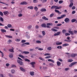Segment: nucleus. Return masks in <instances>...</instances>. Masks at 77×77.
Returning a JSON list of instances; mask_svg holds the SVG:
<instances>
[{"mask_svg":"<svg viewBox=\"0 0 77 77\" xmlns=\"http://www.w3.org/2000/svg\"><path fill=\"white\" fill-rule=\"evenodd\" d=\"M62 8L61 6H57L56 5H54L52 6L51 8V9H55V12H57V13H58L59 14L60 13V11H59L58 10H57L56 9H61Z\"/></svg>","mask_w":77,"mask_h":77,"instance_id":"1","label":"nucleus"},{"mask_svg":"<svg viewBox=\"0 0 77 77\" xmlns=\"http://www.w3.org/2000/svg\"><path fill=\"white\" fill-rule=\"evenodd\" d=\"M18 59L19 60H17V63L21 65H23V63L22 61H21V60H22V59L19 57H18Z\"/></svg>","mask_w":77,"mask_h":77,"instance_id":"2","label":"nucleus"},{"mask_svg":"<svg viewBox=\"0 0 77 77\" xmlns=\"http://www.w3.org/2000/svg\"><path fill=\"white\" fill-rule=\"evenodd\" d=\"M66 17V16L65 15H62L60 17H58L57 18V19L60 20V19H62V18H63V17Z\"/></svg>","mask_w":77,"mask_h":77,"instance_id":"3","label":"nucleus"},{"mask_svg":"<svg viewBox=\"0 0 77 77\" xmlns=\"http://www.w3.org/2000/svg\"><path fill=\"white\" fill-rule=\"evenodd\" d=\"M56 45H61V44H62V42H60L59 41H57L56 42Z\"/></svg>","mask_w":77,"mask_h":77,"instance_id":"4","label":"nucleus"},{"mask_svg":"<svg viewBox=\"0 0 77 77\" xmlns=\"http://www.w3.org/2000/svg\"><path fill=\"white\" fill-rule=\"evenodd\" d=\"M20 5H27V3L26 2H22L20 3Z\"/></svg>","mask_w":77,"mask_h":77,"instance_id":"5","label":"nucleus"},{"mask_svg":"<svg viewBox=\"0 0 77 77\" xmlns=\"http://www.w3.org/2000/svg\"><path fill=\"white\" fill-rule=\"evenodd\" d=\"M4 14L5 15H8L9 14V13L8 11H5L3 12Z\"/></svg>","mask_w":77,"mask_h":77,"instance_id":"6","label":"nucleus"},{"mask_svg":"<svg viewBox=\"0 0 77 77\" xmlns=\"http://www.w3.org/2000/svg\"><path fill=\"white\" fill-rule=\"evenodd\" d=\"M76 56H77V54H71V57H75Z\"/></svg>","mask_w":77,"mask_h":77,"instance_id":"7","label":"nucleus"},{"mask_svg":"<svg viewBox=\"0 0 77 77\" xmlns=\"http://www.w3.org/2000/svg\"><path fill=\"white\" fill-rule=\"evenodd\" d=\"M60 32H57L56 33L54 34V35L55 36H58V35H60Z\"/></svg>","mask_w":77,"mask_h":77,"instance_id":"8","label":"nucleus"},{"mask_svg":"<svg viewBox=\"0 0 77 77\" xmlns=\"http://www.w3.org/2000/svg\"><path fill=\"white\" fill-rule=\"evenodd\" d=\"M42 18L43 20H46V21H48V19L45 16L43 17Z\"/></svg>","mask_w":77,"mask_h":77,"instance_id":"9","label":"nucleus"},{"mask_svg":"<svg viewBox=\"0 0 77 77\" xmlns=\"http://www.w3.org/2000/svg\"><path fill=\"white\" fill-rule=\"evenodd\" d=\"M77 63V62H74L73 63H71L70 64V65L69 66H72L74 65H75V64H76V63Z\"/></svg>","mask_w":77,"mask_h":77,"instance_id":"10","label":"nucleus"},{"mask_svg":"<svg viewBox=\"0 0 77 77\" xmlns=\"http://www.w3.org/2000/svg\"><path fill=\"white\" fill-rule=\"evenodd\" d=\"M65 21L66 23H68L69 21V19L68 18H66L65 19Z\"/></svg>","mask_w":77,"mask_h":77,"instance_id":"11","label":"nucleus"},{"mask_svg":"<svg viewBox=\"0 0 77 77\" xmlns=\"http://www.w3.org/2000/svg\"><path fill=\"white\" fill-rule=\"evenodd\" d=\"M12 49H10L9 50V51L10 52H12V53H14V48H12Z\"/></svg>","mask_w":77,"mask_h":77,"instance_id":"12","label":"nucleus"},{"mask_svg":"<svg viewBox=\"0 0 77 77\" xmlns=\"http://www.w3.org/2000/svg\"><path fill=\"white\" fill-rule=\"evenodd\" d=\"M20 69L21 71H23V72H25L26 71V70L24 69L23 68L20 67Z\"/></svg>","mask_w":77,"mask_h":77,"instance_id":"13","label":"nucleus"},{"mask_svg":"<svg viewBox=\"0 0 77 77\" xmlns=\"http://www.w3.org/2000/svg\"><path fill=\"white\" fill-rule=\"evenodd\" d=\"M47 10H46V9L45 8H43L41 9L40 11L41 12H45Z\"/></svg>","mask_w":77,"mask_h":77,"instance_id":"14","label":"nucleus"},{"mask_svg":"<svg viewBox=\"0 0 77 77\" xmlns=\"http://www.w3.org/2000/svg\"><path fill=\"white\" fill-rule=\"evenodd\" d=\"M24 44H25V45H30V43H29V42L25 43L22 44V46H25V45H24Z\"/></svg>","mask_w":77,"mask_h":77,"instance_id":"15","label":"nucleus"},{"mask_svg":"<svg viewBox=\"0 0 77 77\" xmlns=\"http://www.w3.org/2000/svg\"><path fill=\"white\" fill-rule=\"evenodd\" d=\"M1 32H2L3 33H4V32H6V30L4 29H1Z\"/></svg>","mask_w":77,"mask_h":77,"instance_id":"16","label":"nucleus"},{"mask_svg":"<svg viewBox=\"0 0 77 77\" xmlns=\"http://www.w3.org/2000/svg\"><path fill=\"white\" fill-rule=\"evenodd\" d=\"M73 5H74L73 3L71 2L70 4L69 7V8H72V6H73Z\"/></svg>","mask_w":77,"mask_h":77,"instance_id":"17","label":"nucleus"},{"mask_svg":"<svg viewBox=\"0 0 77 77\" xmlns=\"http://www.w3.org/2000/svg\"><path fill=\"white\" fill-rule=\"evenodd\" d=\"M34 72H30V74L31 75H32V76H33L34 75Z\"/></svg>","mask_w":77,"mask_h":77,"instance_id":"18","label":"nucleus"},{"mask_svg":"<svg viewBox=\"0 0 77 77\" xmlns=\"http://www.w3.org/2000/svg\"><path fill=\"white\" fill-rule=\"evenodd\" d=\"M57 66H59L61 65V63L59 61H57Z\"/></svg>","mask_w":77,"mask_h":77,"instance_id":"19","label":"nucleus"},{"mask_svg":"<svg viewBox=\"0 0 77 77\" xmlns=\"http://www.w3.org/2000/svg\"><path fill=\"white\" fill-rule=\"evenodd\" d=\"M41 26L42 27H44L45 28L46 27V25L45 24H42Z\"/></svg>","mask_w":77,"mask_h":77,"instance_id":"20","label":"nucleus"},{"mask_svg":"<svg viewBox=\"0 0 77 77\" xmlns=\"http://www.w3.org/2000/svg\"><path fill=\"white\" fill-rule=\"evenodd\" d=\"M28 8L29 9H33V6H29V7H28Z\"/></svg>","mask_w":77,"mask_h":77,"instance_id":"21","label":"nucleus"},{"mask_svg":"<svg viewBox=\"0 0 77 77\" xmlns=\"http://www.w3.org/2000/svg\"><path fill=\"white\" fill-rule=\"evenodd\" d=\"M5 36L7 38H12V36L11 35H5Z\"/></svg>","mask_w":77,"mask_h":77,"instance_id":"22","label":"nucleus"},{"mask_svg":"<svg viewBox=\"0 0 77 77\" xmlns=\"http://www.w3.org/2000/svg\"><path fill=\"white\" fill-rule=\"evenodd\" d=\"M11 72L12 74H14L15 72V70L14 69H12L11 70Z\"/></svg>","mask_w":77,"mask_h":77,"instance_id":"23","label":"nucleus"},{"mask_svg":"<svg viewBox=\"0 0 77 77\" xmlns=\"http://www.w3.org/2000/svg\"><path fill=\"white\" fill-rule=\"evenodd\" d=\"M48 61H49V62H51L53 63H54V61L51 59H48Z\"/></svg>","mask_w":77,"mask_h":77,"instance_id":"24","label":"nucleus"},{"mask_svg":"<svg viewBox=\"0 0 77 77\" xmlns=\"http://www.w3.org/2000/svg\"><path fill=\"white\" fill-rule=\"evenodd\" d=\"M47 26H53L52 23H47Z\"/></svg>","mask_w":77,"mask_h":77,"instance_id":"25","label":"nucleus"},{"mask_svg":"<svg viewBox=\"0 0 77 77\" xmlns=\"http://www.w3.org/2000/svg\"><path fill=\"white\" fill-rule=\"evenodd\" d=\"M9 57L10 58H12V57H13V54L12 53H10L9 54Z\"/></svg>","mask_w":77,"mask_h":77,"instance_id":"26","label":"nucleus"},{"mask_svg":"<svg viewBox=\"0 0 77 77\" xmlns=\"http://www.w3.org/2000/svg\"><path fill=\"white\" fill-rule=\"evenodd\" d=\"M34 9L35 11H37L38 9V8L37 7L35 6L34 7Z\"/></svg>","mask_w":77,"mask_h":77,"instance_id":"27","label":"nucleus"},{"mask_svg":"<svg viewBox=\"0 0 77 77\" xmlns=\"http://www.w3.org/2000/svg\"><path fill=\"white\" fill-rule=\"evenodd\" d=\"M51 30H52V31H53L54 32H57V30L56 29L54 28H52L51 29Z\"/></svg>","mask_w":77,"mask_h":77,"instance_id":"28","label":"nucleus"},{"mask_svg":"<svg viewBox=\"0 0 77 77\" xmlns=\"http://www.w3.org/2000/svg\"><path fill=\"white\" fill-rule=\"evenodd\" d=\"M51 47H48V48H47V50L48 51H50V50H51Z\"/></svg>","mask_w":77,"mask_h":77,"instance_id":"29","label":"nucleus"},{"mask_svg":"<svg viewBox=\"0 0 77 77\" xmlns=\"http://www.w3.org/2000/svg\"><path fill=\"white\" fill-rule=\"evenodd\" d=\"M68 32L69 33H70L71 35H73L74 34L72 31H68Z\"/></svg>","mask_w":77,"mask_h":77,"instance_id":"30","label":"nucleus"},{"mask_svg":"<svg viewBox=\"0 0 77 77\" xmlns=\"http://www.w3.org/2000/svg\"><path fill=\"white\" fill-rule=\"evenodd\" d=\"M23 53H24V54H29V52L24 51L23 52Z\"/></svg>","mask_w":77,"mask_h":77,"instance_id":"31","label":"nucleus"},{"mask_svg":"<svg viewBox=\"0 0 77 77\" xmlns=\"http://www.w3.org/2000/svg\"><path fill=\"white\" fill-rule=\"evenodd\" d=\"M19 56L20 57H21V58H22L23 59H24V57L23 56V55H19Z\"/></svg>","mask_w":77,"mask_h":77,"instance_id":"32","label":"nucleus"},{"mask_svg":"<svg viewBox=\"0 0 77 77\" xmlns=\"http://www.w3.org/2000/svg\"><path fill=\"white\" fill-rule=\"evenodd\" d=\"M42 34L43 36H44L45 35V31H43L42 32Z\"/></svg>","mask_w":77,"mask_h":77,"instance_id":"33","label":"nucleus"},{"mask_svg":"<svg viewBox=\"0 0 77 77\" xmlns=\"http://www.w3.org/2000/svg\"><path fill=\"white\" fill-rule=\"evenodd\" d=\"M63 1L62 0L59 1V4H62V3H63Z\"/></svg>","mask_w":77,"mask_h":77,"instance_id":"34","label":"nucleus"},{"mask_svg":"<svg viewBox=\"0 0 77 77\" xmlns=\"http://www.w3.org/2000/svg\"><path fill=\"white\" fill-rule=\"evenodd\" d=\"M16 41H17V42H20V41H21V40L20 39H18L17 38L15 39Z\"/></svg>","mask_w":77,"mask_h":77,"instance_id":"35","label":"nucleus"},{"mask_svg":"<svg viewBox=\"0 0 77 77\" xmlns=\"http://www.w3.org/2000/svg\"><path fill=\"white\" fill-rule=\"evenodd\" d=\"M66 31L65 29H63L62 30V33H66Z\"/></svg>","mask_w":77,"mask_h":77,"instance_id":"36","label":"nucleus"},{"mask_svg":"<svg viewBox=\"0 0 77 77\" xmlns=\"http://www.w3.org/2000/svg\"><path fill=\"white\" fill-rule=\"evenodd\" d=\"M12 42V40H8V44H11Z\"/></svg>","mask_w":77,"mask_h":77,"instance_id":"37","label":"nucleus"},{"mask_svg":"<svg viewBox=\"0 0 77 77\" xmlns=\"http://www.w3.org/2000/svg\"><path fill=\"white\" fill-rule=\"evenodd\" d=\"M7 26L8 27H9V28H10L12 27V25L11 24H8L7 25Z\"/></svg>","mask_w":77,"mask_h":77,"instance_id":"38","label":"nucleus"},{"mask_svg":"<svg viewBox=\"0 0 77 77\" xmlns=\"http://www.w3.org/2000/svg\"><path fill=\"white\" fill-rule=\"evenodd\" d=\"M67 45H69L68 44L65 43L63 45V46H67Z\"/></svg>","mask_w":77,"mask_h":77,"instance_id":"39","label":"nucleus"},{"mask_svg":"<svg viewBox=\"0 0 77 77\" xmlns=\"http://www.w3.org/2000/svg\"><path fill=\"white\" fill-rule=\"evenodd\" d=\"M0 21L3 22L4 21L3 18H2V17H0Z\"/></svg>","mask_w":77,"mask_h":77,"instance_id":"40","label":"nucleus"},{"mask_svg":"<svg viewBox=\"0 0 77 77\" xmlns=\"http://www.w3.org/2000/svg\"><path fill=\"white\" fill-rule=\"evenodd\" d=\"M30 64H31V65H35L36 64V63H35V62H32L30 63Z\"/></svg>","mask_w":77,"mask_h":77,"instance_id":"41","label":"nucleus"},{"mask_svg":"<svg viewBox=\"0 0 77 77\" xmlns=\"http://www.w3.org/2000/svg\"><path fill=\"white\" fill-rule=\"evenodd\" d=\"M75 21H76V19H72V23H74V22H75Z\"/></svg>","mask_w":77,"mask_h":77,"instance_id":"42","label":"nucleus"},{"mask_svg":"<svg viewBox=\"0 0 77 77\" xmlns=\"http://www.w3.org/2000/svg\"><path fill=\"white\" fill-rule=\"evenodd\" d=\"M11 68H14L15 67V68L16 67V66L15 65H12L11 66Z\"/></svg>","mask_w":77,"mask_h":77,"instance_id":"43","label":"nucleus"},{"mask_svg":"<svg viewBox=\"0 0 77 77\" xmlns=\"http://www.w3.org/2000/svg\"><path fill=\"white\" fill-rule=\"evenodd\" d=\"M72 60L71 59H69L68 60V62H72Z\"/></svg>","mask_w":77,"mask_h":77,"instance_id":"44","label":"nucleus"},{"mask_svg":"<svg viewBox=\"0 0 77 77\" xmlns=\"http://www.w3.org/2000/svg\"><path fill=\"white\" fill-rule=\"evenodd\" d=\"M50 54L49 53H46L45 54H44V56H49V55H50Z\"/></svg>","mask_w":77,"mask_h":77,"instance_id":"45","label":"nucleus"},{"mask_svg":"<svg viewBox=\"0 0 77 77\" xmlns=\"http://www.w3.org/2000/svg\"><path fill=\"white\" fill-rule=\"evenodd\" d=\"M58 49H61L62 48V46H59L57 47Z\"/></svg>","mask_w":77,"mask_h":77,"instance_id":"46","label":"nucleus"},{"mask_svg":"<svg viewBox=\"0 0 77 77\" xmlns=\"http://www.w3.org/2000/svg\"><path fill=\"white\" fill-rule=\"evenodd\" d=\"M36 43H41V42L39 41V40H37L36 41Z\"/></svg>","mask_w":77,"mask_h":77,"instance_id":"47","label":"nucleus"},{"mask_svg":"<svg viewBox=\"0 0 77 77\" xmlns=\"http://www.w3.org/2000/svg\"><path fill=\"white\" fill-rule=\"evenodd\" d=\"M32 27V26L29 25V26L27 27V28L29 29H31Z\"/></svg>","mask_w":77,"mask_h":77,"instance_id":"48","label":"nucleus"},{"mask_svg":"<svg viewBox=\"0 0 77 77\" xmlns=\"http://www.w3.org/2000/svg\"><path fill=\"white\" fill-rule=\"evenodd\" d=\"M65 35L66 36H68L69 35H70V34L69 33H65Z\"/></svg>","mask_w":77,"mask_h":77,"instance_id":"49","label":"nucleus"},{"mask_svg":"<svg viewBox=\"0 0 77 77\" xmlns=\"http://www.w3.org/2000/svg\"><path fill=\"white\" fill-rule=\"evenodd\" d=\"M18 17H22V16H23V14H20L18 15Z\"/></svg>","mask_w":77,"mask_h":77,"instance_id":"50","label":"nucleus"},{"mask_svg":"<svg viewBox=\"0 0 77 77\" xmlns=\"http://www.w3.org/2000/svg\"><path fill=\"white\" fill-rule=\"evenodd\" d=\"M0 15L1 16H3V14L2 11H0Z\"/></svg>","mask_w":77,"mask_h":77,"instance_id":"51","label":"nucleus"},{"mask_svg":"<svg viewBox=\"0 0 77 77\" xmlns=\"http://www.w3.org/2000/svg\"><path fill=\"white\" fill-rule=\"evenodd\" d=\"M50 57H51L50 56H47L45 57V59H49V58H50Z\"/></svg>","mask_w":77,"mask_h":77,"instance_id":"52","label":"nucleus"},{"mask_svg":"<svg viewBox=\"0 0 77 77\" xmlns=\"http://www.w3.org/2000/svg\"><path fill=\"white\" fill-rule=\"evenodd\" d=\"M54 15V14H51L50 15V17H53Z\"/></svg>","mask_w":77,"mask_h":77,"instance_id":"53","label":"nucleus"},{"mask_svg":"<svg viewBox=\"0 0 77 77\" xmlns=\"http://www.w3.org/2000/svg\"><path fill=\"white\" fill-rule=\"evenodd\" d=\"M57 26H62V24H57Z\"/></svg>","mask_w":77,"mask_h":77,"instance_id":"54","label":"nucleus"},{"mask_svg":"<svg viewBox=\"0 0 77 77\" xmlns=\"http://www.w3.org/2000/svg\"><path fill=\"white\" fill-rule=\"evenodd\" d=\"M25 61H26L27 62H30V60L27 59H25Z\"/></svg>","mask_w":77,"mask_h":77,"instance_id":"55","label":"nucleus"},{"mask_svg":"<svg viewBox=\"0 0 77 77\" xmlns=\"http://www.w3.org/2000/svg\"><path fill=\"white\" fill-rule=\"evenodd\" d=\"M26 41V40H23L21 41V42L22 43H24V42H25Z\"/></svg>","mask_w":77,"mask_h":77,"instance_id":"56","label":"nucleus"},{"mask_svg":"<svg viewBox=\"0 0 77 77\" xmlns=\"http://www.w3.org/2000/svg\"><path fill=\"white\" fill-rule=\"evenodd\" d=\"M39 58L40 59V60H44V59L42 58V57H40Z\"/></svg>","mask_w":77,"mask_h":77,"instance_id":"57","label":"nucleus"},{"mask_svg":"<svg viewBox=\"0 0 77 77\" xmlns=\"http://www.w3.org/2000/svg\"><path fill=\"white\" fill-rule=\"evenodd\" d=\"M73 32L74 33H75V34H76V33H77V31L74 30Z\"/></svg>","mask_w":77,"mask_h":77,"instance_id":"58","label":"nucleus"},{"mask_svg":"<svg viewBox=\"0 0 77 77\" xmlns=\"http://www.w3.org/2000/svg\"><path fill=\"white\" fill-rule=\"evenodd\" d=\"M8 75L9 76V77H12V75H11V73H8Z\"/></svg>","mask_w":77,"mask_h":77,"instance_id":"59","label":"nucleus"},{"mask_svg":"<svg viewBox=\"0 0 77 77\" xmlns=\"http://www.w3.org/2000/svg\"><path fill=\"white\" fill-rule=\"evenodd\" d=\"M38 50H40V51L43 50V48H38Z\"/></svg>","mask_w":77,"mask_h":77,"instance_id":"60","label":"nucleus"},{"mask_svg":"<svg viewBox=\"0 0 77 77\" xmlns=\"http://www.w3.org/2000/svg\"><path fill=\"white\" fill-rule=\"evenodd\" d=\"M75 13V11H72V14H74Z\"/></svg>","mask_w":77,"mask_h":77,"instance_id":"61","label":"nucleus"},{"mask_svg":"<svg viewBox=\"0 0 77 77\" xmlns=\"http://www.w3.org/2000/svg\"><path fill=\"white\" fill-rule=\"evenodd\" d=\"M10 65V64H9V63H7L6 64V66H9Z\"/></svg>","mask_w":77,"mask_h":77,"instance_id":"62","label":"nucleus"},{"mask_svg":"<svg viewBox=\"0 0 77 77\" xmlns=\"http://www.w3.org/2000/svg\"><path fill=\"white\" fill-rule=\"evenodd\" d=\"M69 68H66L65 69V71H68V70H69Z\"/></svg>","mask_w":77,"mask_h":77,"instance_id":"63","label":"nucleus"},{"mask_svg":"<svg viewBox=\"0 0 77 77\" xmlns=\"http://www.w3.org/2000/svg\"><path fill=\"white\" fill-rule=\"evenodd\" d=\"M47 2V0H43V3H45Z\"/></svg>","mask_w":77,"mask_h":77,"instance_id":"64","label":"nucleus"}]
</instances>
